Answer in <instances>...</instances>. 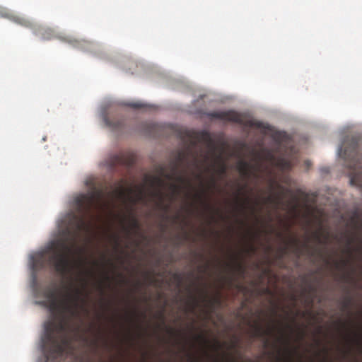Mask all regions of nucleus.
Listing matches in <instances>:
<instances>
[{"label": "nucleus", "mask_w": 362, "mask_h": 362, "mask_svg": "<svg viewBox=\"0 0 362 362\" xmlns=\"http://www.w3.org/2000/svg\"><path fill=\"white\" fill-rule=\"evenodd\" d=\"M45 300L41 304L48 307L56 315V320L48 321L45 326L46 332L45 362H61L67 355L74 351L73 337L69 332L71 329V319L79 315L78 308L81 292L75 289L72 292L71 286H65L64 293H59L52 286H47L43 290Z\"/></svg>", "instance_id": "nucleus-1"}, {"label": "nucleus", "mask_w": 362, "mask_h": 362, "mask_svg": "<svg viewBox=\"0 0 362 362\" xmlns=\"http://www.w3.org/2000/svg\"><path fill=\"white\" fill-rule=\"evenodd\" d=\"M175 134L180 141L181 148L175 151L171 167V173L173 177L175 188L184 185L186 182L185 177V168L189 165L191 158L196 159L197 152L194 149L199 143L206 145L210 150L214 148V141L211 132L207 129L197 131L184 127L175 129Z\"/></svg>", "instance_id": "nucleus-2"}, {"label": "nucleus", "mask_w": 362, "mask_h": 362, "mask_svg": "<svg viewBox=\"0 0 362 362\" xmlns=\"http://www.w3.org/2000/svg\"><path fill=\"white\" fill-rule=\"evenodd\" d=\"M117 185L115 194L134 205L146 204L151 197L158 196V175L156 173H144L139 183H134L133 180L129 184L125 179H121Z\"/></svg>", "instance_id": "nucleus-3"}, {"label": "nucleus", "mask_w": 362, "mask_h": 362, "mask_svg": "<svg viewBox=\"0 0 362 362\" xmlns=\"http://www.w3.org/2000/svg\"><path fill=\"white\" fill-rule=\"evenodd\" d=\"M103 198V190L95 187H93L90 192L79 194L75 198L76 208L80 216L74 215L73 217L76 221V228L78 230L85 226L84 216L97 209Z\"/></svg>", "instance_id": "nucleus-4"}, {"label": "nucleus", "mask_w": 362, "mask_h": 362, "mask_svg": "<svg viewBox=\"0 0 362 362\" xmlns=\"http://www.w3.org/2000/svg\"><path fill=\"white\" fill-rule=\"evenodd\" d=\"M72 255V247L65 241L59 240L52 244V254L49 257V262L57 272L65 276L70 273L74 267Z\"/></svg>", "instance_id": "nucleus-5"}, {"label": "nucleus", "mask_w": 362, "mask_h": 362, "mask_svg": "<svg viewBox=\"0 0 362 362\" xmlns=\"http://www.w3.org/2000/svg\"><path fill=\"white\" fill-rule=\"evenodd\" d=\"M160 311H164V305L163 303V293L162 291L163 284L164 283L163 275L161 271V264L163 263V255L161 252V242L163 237L165 226L163 224L164 213L163 206V188L164 181L163 177L165 174V168L163 165L160 162Z\"/></svg>", "instance_id": "nucleus-6"}, {"label": "nucleus", "mask_w": 362, "mask_h": 362, "mask_svg": "<svg viewBox=\"0 0 362 362\" xmlns=\"http://www.w3.org/2000/svg\"><path fill=\"white\" fill-rule=\"evenodd\" d=\"M136 161V155L133 152H125L115 154L110 158L107 165L111 170H115L117 166H122L129 170Z\"/></svg>", "instance_id": "nucleus-7"}, {"label": "nucleus", "mask_w": 362, "mask_h": 362, "mask_svg": "<svg viewBox=\"0 0 362 362\" xmlns=\"http://www.w3.org/2000/svg\"><path fill=\"white\" fill-rule=\"evenodd\" d=\"M204 115L211 119L233 122L240 124H243V119L240 115L234 110L209 111L204 112Z\"/></svg>", "instance_id": "nucleus-8"}, {"label": "nucleus", "mask_w": 362, "mask_h": 362, "mask_svg": "<svg viewBox=\"0 0 362 362\" xmlns=\"http://www.w3.org/2000/svg\"><path fill=\"white\" fill-rule=\"evenodd\" d=\"M104 121L107 127L112 128L115 130H121L124 127V119L122 116H107L104 117Z\"/></svg>", "instance_id": "nucleus-9"}, {"label": "nucleus", "mask_w": 362, "mask_h": 362, "mask_svg": "<svg viewBox=\"0 0 362 362\" xmlns=\"http://www.w3.org/2000/svg\"><path fill=\"white\" fill-rule=\"evenodd\" d=\"M1 16L3 17L7 18L13 21V22H15L18 24H20L21 25H23L25 27H31L32 26V23L29 20H28L23 17L16 16L14 14H12L11 13L8 12V11L4 12V13H2Z\"/></svg>", "instance_id": "nucleus-10"}, {"label": "nucleus", "mask_w": 362, "mask_h": 362, "mask_svg": "<svg viewBox=\"0 0 362 362\" xmlns=\"http://www.w3.org/2000/svg\"><path fill=\"white\" fill-rule=\"evenodd\" d=\"M297 192L298 194L302 196L307 202H311L313 204H315L317 202L319 197L321 195V193L320 192H306L303 189H298Z\"/></svg>", "instance_id": "nucleus-11"}, {"label": "nucleus", "mask_w": 362, "mask_h": 362, "mask_svg": "<svg viewBox=\"0 0 362 362\" xmlns=\"http://www.w3.org/2000/svg\"><path fill=\"white\" fill-rule=\"evenodd\" d=\"M361 219H362V211L358 206H356L351 211V221L356 223Z\"/></svg>", "instance_id": "nucleus-12"}, {"label": "nucleus", "mask_w": 362, "mask_h": 362, "mask_svg": "<svg viewBox=\"0 0 362 362\" xmlns=\"http://www.w3.org/2000/svg\"><path fill=\"white\" fill-rule=\"evenodd\" d=\"M124 230L127 232V233L129 234L132 230H137L139 228V223L138 220L132 216L129 218V226L127 227L124 226Z\"/></svg>", "instance_id": "nucleus-13"}, {"label": "nucleus", "mask_w": 362, "mask_h": 362, "mask_svg": "<svg viewBox=\"0 0 362 362\" xmlns=\"http://www.w3.org/2000/svg\"><path fill=\"white\" fill-rule=\"evenodd\" d=\"M129 107H131L134 109H147L148 105L146 103L141 102H132L127 104Z\"/></svg>", "instance_id": "nucleus-14"}, {"label": "nucleus", "mask_w": 362, "mask_h": 362, "mask_svg": "<svg viewBox=\"0 0 362 362\" xmlns=\"http://www.w3.org/2000/svg\"><path fill=\"white\" fill-rule=\"evenodd\" d=\"M174 278L176 281L177 288L180 290L184 281V275L182 273H176L174 274Z\"/></svg>", "instance_id": "nucleus-15"}, {"label": "nucleus", "mask_w": 362, "mask_h": 362, "mask_svg": "<svg viewBox=\"0 0 362 362\" xmlns=\"http://www.w3.org/2000/svg\"><path fill=\"white\" fill-rule=\"evenodd\" d=\"M179 226L180 228H181V230H182V235H177V238L180 240H185L187 239V234L184 230V226H183V223H179Z\"/></svg>", "instance_id": "nucleus-16"}, {"label": "nucleus", "mask_w": 362, "mask_h": 362, "mask_svg": "<svg viewBox=\"0 0 362 362\" xmlns=\"http://www.w3.org/2000/svg\"><path fill=\"white\" fill-rule=\"evenodd\" d=\"M113 241H114V243H115V247L116 248H118V247L119 246V237L118 235H115L112 237Z\"/></svg>", "instance_id": "nucleus-17"}, {"label": "nucleus", "mask_w": 362, "mask_h": 362, "mask_svg": "<svg viewBox=\"0 0 362 362\" xmlns=\"http://www.w3.org/2000/svg\"><path fill=\"white\" fill-rule=\"evenodd\" d=\"M283 165L285 168L290 169L292 167V163L289 160H286L285 159H282Z\"/></svg>", "instance_id": "nucleus-18"}, {"label": "nucleus", "mask_w": 362, "mask_h": 362, "mask_svg": "<svg viewBox=\"0 0 362 362\" xmlns=\"http://www.w3.org/2000/svg\"><path fill=\"white\" fill-rule=\"evenodd\" d=\"M320 172L323 174H328L330 173V168L327 166L321 167Z\"/></svg>", "instance_id": "nucleus-19"}, {"label": "nucleus", "mask_w": 362, "mask_h": 362, "mask_svg": "<svg viewBox=\"0 0 362 362\" xmlns=\"http://www.w3.org/2000/svg\"><path fill=\"white\" fill-rule=\"evenodd\" d=\"M304 165L307 169H309L310 167L311 166L312 163L310 160H305L304 163Z\"/></svg>", "instance_id": "nucleus-20"}, {"label": "nucleus", "mask_w": 362, "mask_h": 362, "mask_svg": "<svg viewBox=\"0 0 362 362\" xmlns=\"http://www.w3.org/2000/svg\"><path fill=\"white\" fill-rule=\"evenodd\" d=\"M146 132H147L148 133H149V134L152 133V132H153V128H152V127H148V128L146 129Z\"/></svg>", "instance_id": "nucleus-21"}, {"label": "nucleus", "mask_w": 362, "mask_h": 362, "mask_svg": "<svg viewBox=\"0 0 362 362\" xmlns=\"http://www.w3.org/2000/svg\"><path fill=\"white\" fill-rule=\"evenodd\" d=\"M268 156L269 157H271L272 158H273L274 157L273 153L272 151H268Z\"/></svg>", "instance_id": "nucleus-22"}, {"label": "nucleus", "mask_w": 362, "mask_h": 362, "mask_svg": "<svg viewBox=\"0 0 362 362\" xmlns=\"http://www.w3.org/2000/svg\"><path fill=\"white\" fill-rule=\"evenodd\" d=\"M205 158H206V160H209V153H206V154H205Z\"/></svg>", "instance_id": "nucleus-23"}, {"label": "nucleus", "mask_w": 362, "mask_h": 362, "mask_svg": "<svg viewBox=\"0 0 362 362\" xmlns=\"http://www.w3.org/2000/svg\"><path fill=\"white\" fill-rule=\"evenodd\" d=\"M204 96H205V95H201L199 96V100H202V99L204 98Z\"/></svg>", "instance_id": "nucleus-24"}, {"label": "nucleus", "mask_w": 362, "mask_h": 362, "mask_svg": "<svg viewBox=\"0 0 362 362\" xmlns=\"http://www.w3.org/2000/svg\"><path fill=\"white\" fill-rule=\"evenodd\" d=\"M180 214H177L175 221H177L179 219Z\"/></svg>", "instance_id": "nucleus-25"}]
</instances>
